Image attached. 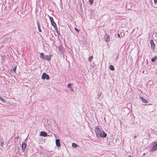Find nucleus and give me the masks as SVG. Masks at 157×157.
<instances>
[{
  "instance_id": "nucleus-1",
  "label": "nucleus",
  "mask_w": 157,
  "mask_h": 157,
  "mask_svg": "<svg viewBox=\"0 0 157 157\" xmlns=\"http://www.w3.org/2000/svg\"><path fill=\"white\" fill-rule=\"evenodd\" d=\"M95 131L97 137H105L107 134L103 131H101L99 129L98 126H96Z\"/></svg>"
},
{
  "instance_id": "nucleus-2",
  "label": "nucleus",
  "mask_w": 157,
  "mask_h": 157,
  "mask_svg": "<svg viewBox=\"0 0 157 157\" xmlns=\"http://www.w3.org/2000/svg\"><path fill=\"white\" fill-rule=\"evenodd\" d=\"M151 148L152 151H154L157 150V142H153L151 146Z\"/></svg>"
},
{
  "instance_id": "nucleus-3",
  "label": "nucleus",
  "mask_w": 157,
  "mask_h": 157,
  "mask_svg": "<svg viewBox=\"0 0 157 157\" xmlns=\"http://www.w3.org/2000/svg\"><path fill=\"white\" fill-rule=\"evenodd\" d=\"M49 18L52 25L54 27L55 29L57 31L58 30V29L56 27V24L53 21V18L52 17H50Z\"/></svg>"
},
{
  "instance_id": "nucleus-4",
  "label": "nucleus",
  "mask_w": 157,
  "mask_h": 157,
  "mask_svg": "<svg viewBox=\"0 0 157 157\" xmlns=\"http://www.w3.org/2000/svg\"><path fill=\"white\" fill-rule=\"evenodd\" d=\"M42 78L43 79H46L48 80L49 79V76L48 75L46 74L45 73H44L42 74Z\"/></svg>"
},
{
  "instance_id": "nucleus-5",
  "label": "nucleus",
  "mask_w": 157,
  "mask_h": 157,
  "mask_svg": "<svg viewBox=\"0 0 157 157\" xmlns=\"http://www.w3.org/2000/svg\"><path fill=\"white\" fill-rule=\"evenodd\" d=\"M21 147L22 151L24 152H25V148L26 147V144L24 143H22L21 144Z\"/></svg>"
},
{
  "instance_id": "nucleus-6",
  "label": "nucleus",
  "mask_w": 157,
  "mask_h": 157,
  "mask_svg": "<svg viewBox=\"0 0 157 157\" xmlns=\"http://www.w3.org/2000/svg\"><path fill=\"white\" fill-rule=\"evenodd\" d=\"M150 43L151 44V48L152 49L154 50L155 48V45L154 43L153 40H151L150 41Z\"/></svg>"
},
{
  "instance_id": "nucleus-7",
  "label": "nucleus",
  "mask_w": 157,
  "mask_h": 157,
  "mask_svg": "<svg viewBox=\"0 0 157 157\" xmlns=\"http://www.w3.org/2000/svg\"><path fill=\"white\" fill-rule=\"evenodd\" d=\"M40 136L46 137L48 136L47 133L44 131H41L40 132Z\"/></svg>"
},
{
  "instance_id": "nucleus-8",
  "label": "nucleus",
  "mask_w": 157,
  "mask_h": 157,
  "mask_svg": "<svg viewBox=\"0 0 157 157\" xmlns=\"http://www.w3.org/2000/svg\"><path fill=\"white\" fill-rule=\"evenodd\" d=\"M51 55H48L46 56L45 57V59H44L47 60L48 61H49L51 59Z\"/></svg>"
},
{
  "instance_id": "nucleus-9",
  "label": "nucleus",
  "mask_w": 157,
  "mask_h": 157,
  "mask_svg": "<svg viewBox=\"0 0 157 157\" xmlns=\"http://www.w3.org/2000/svg\"><path fill=\"white\" fill-rule=\"evenodd\" d=\"M56 145L58 147H60V140L59 139H56Z\"/></svg>"
},
{
  "instance_id": "nucleus-10",
  "label": "nucleus",
  "mask_w": 157,
  "mask_h": 157,
  "mask_svg": "<svg viewBox=\"0 0 157 157\" xmlns=\"http://www.w3.org/2000/svg\"><path fill=\"white\" fill-rule=\"evenodd\" d=\"M105 41L106 42H108L109 41V35L108 34H106L105 36Z\"/></svg>"
},
{
  "instance_id": "nucleus-11",
  "label": "nucleus",
  "mask_w": 157,
  "mask_h": 157,
  "mask_svg": "<svg viewBox=\"0 0 157 157\" xmlns=\"http://www.w3.org/2000/svg\"><path fill=\"white\" fill-rule=\"evenodd\" d=\"M140 98L141 101L144 103H147L148 102V101H147L144 98L142 97H140Z\"/></svg>"
},
{
  "instance_id": "nucleus-12",
  "label": "nucleus",
  "mask_w": 157,
  "mask_h": 157,
  "mask_svg": "<svg viewBox=\"0 0 157 157\" xmlns=\"http://www.w3.org/2000/svg\"><path fill=\"white\" fill-rule=\"evenodd\" d=\"M40 58L43 59H45V57L44 54L43 53H40Z\"/></svg>"
},
{
  "instance_id": "nucleus-13",
  "label": "nucleus",
  "mask_w": 157,
  "mask_h": 157,
  "mask_svg": "<svg viewBox=\"0 0 157 157\" xmlns=\"http://www.w3.org/2000/svg\"><path fill=\"white\" fill-rule=\"evenodd\" d=\"M37 25H38V28L39 31L40 32H42V30H41L40 28V23L39 22H37Z\"/></svg>"
},
{
  "instance_id": "nucleus-14",
  "label": "nucleus",
  "mask_w": 157,
  "mask_h": 157,
  "mask_svg": "<svg viewBox=\"0 0 157 157\" xmlns=\"http://www.w3.org/2000/svg\"><path fill=\"white\" fill-rule=\"evenodd\" d=\"M109 69L111 70L114 71V68L113 66L112 65H110L109 66Z\"/></svg>"
},
{
  "instance_id": "nucleus-15",
  "label": "nucleus",
  "mask_w": 157,
  "mask_h": 157,
  "mask_svg": "<svg viewBox=\"0 0 157 157\" xmlns=\"http://www.w3.org/2000/svg\"><path fill=\"white\" fill-rule=\"evenodd\" d=\"M157 59V57L156 56H154L153 58H152L151 59V60L152 62H154Z\"/></svg>"
},
{
  "instance_id": "nucleus-16",
  "label": "nucleus",
  "mask_w": 157,
  "mask_h": 157,
  "mask_svg": "<svg viewBox=\"0 0 157 157\" xmlns=\"http://www.w3.org/2000/svg\"><path fill=\"white\" fill-rule=\"evenodd\" d=\"M72 146L74 148L76 147H78V145L75 143H73L72 144Z\"/></svg>"
},
{
  "instance_id": "nucleus-17",
  "label": "nucleus",
  "mask_w": 157,
  "mask_h": 157,
  "mask_svg": "<svg viewBox=\"0 0 157 157\" xmlns=\"http://www.w3.org/2000/svg\"><path fill=\"white\" fill-rule=\"evenodd\" d=\"M0 100H1L3 102H5V99L2 97H0Z\"/></svg>"
},
{
  "instance_id": "nucleus-18",
  "label": "nucleus",
  "mask_w": 157,
  "mask_h": 157,
  "mask_svg": "<svg viewBox=\"0 0 157 157\" xmlns=\"http://www.w3.org/2000/svg\"><path fill=\"white\" fill-rule=\"evenodd\" d=\"M93 59V56H91L89 58H88V61L89 62H90Z\"/></svg>"
},
{
  "instance_id": "nucleus-19",
  "label": "nucleus",
  "mask_w": 157,
  "mask_h": 157,
  "mask_svg": "<svg viewBox=\"0 0 157 157\" xmlns=\"http://www.w3.org/2000/svg\"><path fill=\"white\" fill-rule=\"evenodd\" d=\"M90 3V5H92L94 2V0H89Z\"/></svg>"
},
{
  "instance_id": "nucleus-20",
  "label": "nucleus",
  "mask_w": 157,
  "mask_h": 157,
  "mask_svg": "<svg viewBox=\"0 0 157 157\" xmlns=\"http://www.w3.org/2000/svg\"><path fill=\"white\" fill-rule=\"evenodd\" d=\"M0 143H1L0 144H1V146H2V145H3L4 142L2 141H1L0 142Z\"/></svg>"
},
{
  "instance_id": "nucleus-21",
  "label": "nucleus",
  "mask_w": 157,
  "mask_h": 157,
  "mask_svg": "<svg viewBox=\"0 0 157 157\" xmlns=\"http://www.w3.org/2000/svg\"><path fill=\"white\" fill-rule=\"evenodd\" d=\"M71 83H69L67 85V87H68V88H71Z\"/></svg>"
},
{
  "instance_id": "nucleus-22",
  "label": "nucleus",
  "mask_w": 157,
  "mask_h": 157,
  "mask_svg": "<svg viewBox=\"0 0 157 157\" xmlns=\"http://www.w3.org/2000/svg\"><path fill=\"white\" fill-rule=\"evenodd\" d=\"M16 67H15L13 69V72H15L16 71Z\"/></svg>"
},
{
  "instance_id": "nucleus-23",
  "label": "nucleus",
  "mask_w": 157,
  "mask_h": 157,
  "mask_svg": "<svg viewBox=\"0 0 157 157\" xmlns=\"http://www.w3.org/2000/svg\"><path fill=\"white\" fill-rule=\"evenodd\" d=\"M75 30L78 32H79V30H78L77 28H75Z\"/></svg>"
},
{
  "instance_id": "nucleus-24",
  "label": "nucleus",
  "mask_w": 157,
  "mask_h": 157,
  "mask_svg": "<svg viewBox=\"0 0 157 157\" xmlns=\"http://www.w3.org/2000/svg\"><path fill=\"white\" fill-rule=\"evenodd\" d=\"M98 95L99 96V97H100L101 95V92L98 93Z\"/></svg>"
},
{
  "instance_id": "nucleus-25",
  "label": "nucleus",
  "mask_w": 157,
  "mask_h": 157,
  "mask_svg": "<svg viewBox=\"0 0 157 157\" xmlns=\"http://www.w3.org/2000/svg\"><path fill=\"white\" fill-rule=\"evenodd\" d=\"M154 1L155 4L157 3V0H154Z\"/></svg>"
},
{
  "instance_id": "nucleus-26",
  "label": "nucleus",
  "mask_w": 157,
  "mask_h": 157,
  "mask_svg": "<svg viewBox=\"0 0 157 157\" xmlns=\"http://www.w3.org/2000/svg\"><path fill=\"white\" fill-rule=\"evenodd\" d=\"M118 37H119L120 38H121V37H122V36H120V34L119 33H118Z\"/></svg>"
},
{
  "instance_id": "nucleus-27",
  "label": "nucleus",
  "mask_w": 157,
  "mask_h": 157,
  "mask_svg": "<svg viewBox=\"0 0 157 157\" xmlns=\"http://www.w3.org/2000/svg\"><path fill=\"white\" fill-rule=\"evenodd\" d=\"M70 89H71V90H72V91H73V89L71 87V88H70Z\"/></svg>"
},
{
  "instance_id": "nucleus-28",
  "label": "nucleus",
  "mask_w": 157,
  "mask_h": 157,
  "mask_svg": "<svg viewBox=\"0 0 157 157\" xmlns=\"http://www.w3.org/2000/svg\"><path fill=\"white\" fill-rule=\"evenodd\" d=\"M150 82H151H151L150 81H149L148 82V83H147V84H148V85H149V84H150Z\"/></svg>"
},
{
  "instance_id": "nucleus-29",
  "label": "nucleus",
  "mask_w": 157,
  "mask_h": 157,
  "mask_svg": "<svg viewBox=\"0 0 157 157\" xmlns=\"http://www.w3.org/2000/svg\"><path fill=\"white\" fill-rule=\"evenodd\" d=\"M136 136H134V139L136 138Z\"/></svg>"
},
{
  "instance_id": "nucleus-30",
  "label": "nucleus",
  "mask_w": 157,
  "mask_h": 157,
  "mask_svg": "<svg viewBox=\"0 0 157 157\" xmlns=\"http://www.w3.org/2000/svg\"><path fill=\"white\" fill-rule=\"evenodd\" d=\"M128 157H133L132 156L130 155L128 156Z\"/></svg>"
}]
</instances>
